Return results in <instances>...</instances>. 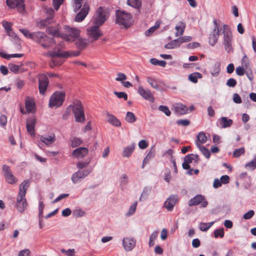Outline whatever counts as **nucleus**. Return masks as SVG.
Instances as JSON below:
<instances>
[{
    "instance_id": "obj_1",
    "label": "nucleus",
    "mask_w": 256,
    "mask_h": 256,
    "mask_svg": "<svg viewBox=\"0 0 256 256\" xmlns=\"http://www.w3.org/2000/svg\"><path fill=\"white\" fill-rule=\"evenodd\" d=\"M44 56L51 58V62L50 64V66L53 68L55 66L62 65L64 62L63 58H68L72 56V54H68L67 52H62L58 50V51L48 52L46 53Z\"/></svg>"
},
{
    "instance_id": "obj_2",
    "label": "nucleus",
    "mask_w": 256,
    "mask_h": 256,
    "mask_svg": "<svg viewBox=\"0 0 256 256\" xmlns=\"http://www.w3.org/2000/svg\"><path fill=\"white\" fill-rule=\"evenodd\" d=\"M30 186V180H24L19 186V192L16 198L18 208H25L28 204L25 196L26 190Z\"/></svg>"
},
{
    "instance_id": "obj_3",
    "label": "nucleus",
    "mask_w": 256,
    "mask_h": 256,
    "mask_svg": "<svg viewBox=\"0 0 256 256\" xmlns=\"http://www.w3.org/2000/svg\"><path fill=\"white\" fill-rule=\"evenodd\" d=\"M222 44L225 50L230 52L232 50V44L233 42V36L232 32L228 24H224L222 28Z\"/></svg>"
},
{
    "instance_id": "obj_4",
    "label": "nucleus",
    "mask_w": 256,
    "mask_h": 256,
    "mask_svg": "<svg viewBox=\"0 0 256 256\" xmlns=\"http://www.w3.org/2000/svg\"><path fill=\"white\" fill-rule=\"evenodd\" d=\"M116 22L127 28L132 24V15L124 11L117 10L116 12Z\"/></svg>"
},
{
    "instance_id": "obj_5",
    "label": "nucleus",
    "mask_w": 256,
    "mask_h": 256,
    "mask_svg": "<svg viewBox=\"0 0 256 256\" xmlns=\"http://www.w3.org/2000/svg\"><path fill=\"white\" fill-rule=\"evenodd\" d=\"M214 28L210 32L208 36V42L211 46H214L217 43L220 36V31L222 26H220L218 24V20L216 19L213 20Z\"/></svg>"
},
{
    "instance_id": "obj_6",
    "label": "nucleus",
    "mask_w": 256,
    "mask_h": 256,
    "mask_svg": "<svg viewBox=\"0 0 256 256\" xmlns=\"http://www.w3.org/2000/svg\"><path fill=\"white\" fill-rule=\"evenodd\" d=\"M80 30L77 28L64 26L61 38L67 41H74L80 36Z\"/></svg>"
},
{
    "instance_id": "obj_7",
    "label": "nucleus",
    "mask_w": 256,
    "mask_h": 256,
    "mask_svg": "<svg viewBox=\"0 0 256 256\" xmlns=\"http://www.w3.org/2000/svg\"><path fill=\"white\" fill-rule=\"evenodd\" d=\"M72 111L76 121L78 122L84 123L85 121V114L84 108L81 102L76 100L74 102Z\"/></svg>"
},
{
    "instance_id": "obj_8",
    "label": "nucleus",
    "mask_w": 256,
    "mask_h": 256,
    "mask_svg": "<svg viewBox=\"0 0 256 256\" xmlns=\"http://www.w3.org/2000/svg\"><path fill=\"white\" fill-rule=\"evenodd\" d=\"M65 93L62 92H56L50 98L49 106L51 108L58 107L62 105L65 98Z\"/></svg>"
},
{
    "instance_id": "obj_9",
    "label": "nucleus",
    "mask_w": 256,
    "mask_h": 256,
    "mask_svg": "<svg viewBox=\"0 0 256 256\" xmlns=\"http://www.w3.org/2000/svg\"><path fill=\"white\" fill-rule=\"evenodd\" d=\"M199 161L198 156L197 154H189L185 156L184 162L182 163V166L184 170H189L188 174H192V172L194 170L192 168H190V164H198Z\"/></svg>"
},
{
    "instance_id": "obj_10",
    "label": "nucleus",
    "mask_w": 256,
    "mask_h": 256,
    "mask_svg": "<svg viewBox=\"0 0 256 256\" xmlns=\"http://www.w3.org/2000/svg\"><path fill=\"white\" fill-rule=\"evenodd\" d=\"M24 0H6L7 6L10 8H16L17 10L22 14L26 12Z\"/></svg>"
},
{
    "instance_id": "obj_11",
    "label": "nucleus",
    "mask_w": 256,
    "mask_h": 256,
    "mask_svg": "<svg viewBox=\"0 0 256 256\" xmlns=\"http://www.w3.org/2000/svg\"><path fill=\"white\" fill-rule=\"evenodd\" d=\"M107 17L108 16L106 10L104 9L102 7L98 8L96 11L94 24L102 26L106 20Z\"/></svg>"
},
{
    "instance_id": "obj_12",
    "label": "nucleus",
    "mask_w": 256,
    "mask_h": 256,
    "mask_svg": "<svg viewBox=\"0 0 256 256\" xmlns=\"http://www.w3.org/2000/svg\"><path fill=\"white\" fill-rule=\"evenodd\" d=\"M2 172L7 182L10 184H14L17 182V179L12 174L9 166L4 165L2 166Z\"/></svg>"
},
{
    "instance_id": "obj_13",
    "label": "nucleus",
    "mask_w": 256,
    "mask_h": 256,
    "mask_svg": "<svg viewBox=\"0 0 256 256\" xmlns=\"http://www.w3.org/2000/svg\"><path fill=\"white\" fill-rule=\"evenodd\" d=\"M100 26L94 24L93 26L88 28V34L94 41L97 40L102 36V32L99 28Z\"/></svg>"
},
{
    "instance_id": "obj_14",
    "label": "nucleus",
    "mask_w": 256,
    "mask_h": 256,
    "mask_svg": "<svg viewBox=\"0 0 256 256\" xmlns=\"http://www.w3.org/2000/svg\"><path fill=\"white\" fill-rule=\"evenodd\" d=\"M91 171V168H86L82 170H80L72 175V180L74 184H76L79 182L81 179L88 176Z\"/></svg>"
},
{
    "instance_id": "obj_15",
    "label": "nucleus",
    "mask_w": 256,
    "mask_h": 256,
    "mask_svg": "<svg viewBox=\"0 0 256 256\" xmlns=\"http://www.w3.org/2000/svg\"><path fill=\"white\" fill-rule=\"evenodd\" d=\"M38 78V88L40 94H44L47 89L48 84V79L46 74H40Z\"/></svg>"
},
{
    "instance_id": "obj_16",
    "label": "nucleus",
    "mask_w": 256,
    "mask_h": 256,
    "mask_svg": "<svg viewBox=\"0 0 256 256\" xmlns=\"http://www.w3.org/2000/svg\"><path fill=\"white\" fill-rule=\"evenodd\" d=\"M188 204L190 206H197L200 204L202 207H206L208 204V202L202 195L198 194L195 196L193 198L190 200Z\"/></svg>"
},
{
    "instance_id": "obj_17",
    "label": "nucleus",
    "mask_w": 256,
    "mask_h": 256,
    "mask_svg": "<svg viewBox=\"0 0 256 256\" xmlns=\"http://www.w3.org/2000/svg\"><path fill=\"white\" fill-rule=\"evenodd\" d=\"M138 92L144 100H149L151 102H154V98L150 90H145L142 86H140L138 88Z\"/></svg>"
},
{
    "instance_id": "obj_18",
    "label": "nucleus",
    "mask_w": 256,
    "mask_h": 256,
    "mask_svg": "<svg viewBox=\"0 0 256 256\" xmlns=\"http://www.w3.org/2000/svg\"><path fill=\"white\" fill-rule=\"evenodd\" d=\"M90 10V6L88 4H84L83 8L76 15L74 20L76 22L82 21L88 15Z\"/></svg>"
},
{
    "instance_id": "obj_19",
    "label": "nucleus",
    "mask_w": 256,
    "mask_h": 256,
    "mask_svg": "<svg viewBox=\"0 0 256 256\" xmlns=\"http://www.w3.org/2000/svg\"><path fill=\"white\" fill-rule=\"evenodd\" d=\"M136 240L133 238H125L122 240V245L125 250H132L136 246Z\"/></svg>"
},
{
    "instance_id": "obj_20",
    "label": "nucleus",
    "mask_w": 256,
    "mask_h": 256,
    "mask_svg": "<svg viewBox=\"0 0 256 256\" xmlns=\"http://www.w3.org/2000/svg\"><path fill=\"white\" fill-rule=\"evenodd\" d=\"M88 150L85 147H80L75 149L72 153L73 156L77 158H82L88 154Z\"/></svg>"
},
{
    "instance_id": "obj_21",
    "label": "nucleus",
    "mask_w": 256,
    "mask_h": 256,
    "mask_svg": "<svg viewBox=\"0 0 256 256\" xmlns=\"http://www.w3.org/2000/svg\"><path fill=\"white\" fill-rule=\"evenodd\" d=\"M36 123V120L34 118H30L26 120V130L29 134L34 136L35 134L34 128Z\"/></svg>"
},
{
    "instance_id": "obj_22",
    "label": "nucleus",
    "mask_w": 256,
    "mask_h": 256,
    "mask_svg": "<svg viewBox=\"0 0 256 256\" xmlns=\"http://www.w3.org/2000/svg\"><path fill=\"white\" fill-rule=\"evenodd\" d=\"M40 140L46 146L54 144L56 140V137L54 134L50 135H42L40 136Z\"/></svg>"
},
{
    "instance_id": "obj_23",
    "label": "nucleus",
    "mask_w": 256,
    "mask_h": 256,
    "mask_svg": "<svg viewBox=\"0 0 256 256\" xmlns=\"http://www.w3.org/2000/svg\"><path fill=\"white\" fill-rule=\"evenodd\" d=\"M146 80L152 88L158 90H160L161 85L162 84V82L160 80L150 76H148L146 78Z\"/></svg>"
},
{
    "instance_id": "obj_24",
    "label": "nucleus",
    "mask_w": 256,
    "mask_h": 256,
    "mask_svg": "<svg viewBox=\"0 0 256 256\" xmlns=\"http://www.w3.org/2000/svg\"><path fill=\"white\" fill-rule=\"evenodd\" d=\"M25 106L28 113L35 112L36 105L34 100L30 98H26L25 100Z\"/></svg>"
},
{
    "instance_id": "obj_25",
    "label": "nucleus",
    "mask_w": 256,
    "mask_h": 256,
    "mask_svg": "<svg viewBox=\"0 0 256 256\" xmlns=\"http://www.w3.org/2000/svg\"><path fill=\"white\" fill-rule=\"evenodd\" d=\"M178 202L176 196H170L164 202L165 208H173Z\"/></svg>"
},
{
    "instance_id": "obj_26",
    "label": "nucleus",
    "mask_w": 256,
    "mask_h": 256,
    "mask_svg": "<svg viewBox=\"0 0 256 256\" xmlns=\"http://www.w3.org/2000/svg\"><path fill=\"white\" fill-rule=\"evenodd\" d=\"M55 42L54 39L46 35V38H43L39 44L44 48L47 49L52 46Z\"/></svg>"
},
{
    "instance_id": "obj_27",
    "label": "nucleus",
    "mask_w": 256,
    "mask_h": 256,
    "mask_svg": "<svg viewBox=\"0 0 256 256\" xmlns=\"http://www.w3.org/2000/svg\"><path fill=\"white\" fill-rule=\"evenodd\" d=\"M107 120L111 124L118 127L121 125V122L114 114L106 112Z\"/></svg>"
},
{
    "instance_id": "obj_28",
    "label": "nucleus",
    "mask_w": 256,
    "mask_h": 256,
    "mask_svg": "<svg viewBox=\"0 0 256 256\" xmlns=\"http://www.w3.org/2000/svg\"><path fill=\"white\" fill-rule=\"evenodd\" d=\"M218 120L222 128L230 127L233 123L232 120L228 119L227 118L224 116L220 118Z\"/></svg>"
},
{
    "instance_id": "obj_29",
    "label": "nucleus",
    "mask_w": 256,
    "mask_h": 256,
    "mask_svg": "<svg viewBox=\"0 0 256 256\" xmlns=\"http://www.w3.org/2000/svg\"><path fill=\"white\" fill-rule=\"evenodd\" d=\"M46 32L54 36H58L61 38L62 32L60 31V28L58 26L54 28L52 26H49L46 30Z\"/></svg>"
},
{
    "instance_id": "obj_30",
    "label": "nucleus",
    "mask_w": 256,
    "mask_h": 256,
    "mask_svg": "<svg viewBox=\"0 0 256 256\" xmlns=\"http://www.w3.org/2000/svg\"><path fill=\"white\" fill-rule=\"evenodd\" d=\"M135 147V144H132L124 148L122 152V156L127 158L130 157L132 154L133 152Z\"/></svg>"
},
{
    "instance_id": "obj_31",
    "label": "nucleus",
    "mask_w": 256,
    "mask_h": 256,
    "mask_svg": "<svg viewBox=\"0 0 256 256\" xmlns=\"http://www.w3.org/2000/svg\"><path fill=\"white\" fill-rule=\"evenodd\" d=\"M186 28V24L182 22H180L176 26V32L175 33V35L176 36H180L183 34L184 29Z\"/></svg>"
},
{
    "instance_id": "obj_32",
    "label": "nucleus",
    "mask_w": 256,
    "mask_h": 256,
    "mask_svg": "<svg viewBox=\"0 0 256 256\" xmlns=\"http://www.w3.org/2000/svg\"><path fill=\"white\" fill-rule=\"evenodd\" d=\"M46 38V34L44 32H34L32 40L38 44H39L43 38Z\"/></svg>"
},
{
    "instance_id": "obj_33",
    "label": "nucleus",
    "mask_w": 256,
    "mask_h": 256,
    "mask_svg": "<svg viewBox=\"0 0 256 256\" xmlns=\"http://www.w3.org/2000/svg\"><path fill=\"white\" fill-rule=\"evenodd\" d=\"M174 108L176 112L178 114H184L187 112L188 110L186 107L181 104H176Z\"/></svg>"
},
{
    "instance_id": "obj_34",
    "label": "nucleus",
    "mask_w": 256,
    "mask_h": 256,
    "mask_svg": "<svg viewBox=\"0 0 256 256\" xmlns=\"http://www.w3.org/2000/svg\"><path fill=\"white\" fill-rule=\"evenodd\" d=\"M75 44L78 48L80 50H84L88 44V40L86 39L79 38L76 42Z\"/></svg>"
},
{
    "instance_id": "obj_35",
    "label": "nucleus",
    "mask_w": 256,
    "mask_h": 256,
    "mask_svg": "<svg viewBox=\"0 0 256 256\" xmlns=\"http://www.w3.org/2000/svg\"><path fill=\"white\" fill-rule=\"evenodd\" d=\"M2 25L3 27L6 30V33L8 35L10 36H14V32H12V24L4 20L2 22Z\"/></svg>"
},
{
    "instance_id": "obj_36",
    "label": "nucleus",
    "mask_w": 256,
    "mask_h": 256,
    "mask_svg": "<svg viewBox=\"0 0 256 256\" xmlns=\"http://www.w3.org/2000/svg\"><path fill=\"white\" fill-rule=\"evenodd\" d=\"M53 22V18L50 17L46 18V19L41 20L38 24V26L40 28H44L48 25L50 24Z\"/></svg>"
},
{
    "instance_id": "obj_37",
    "label": "nucleus",
    "mask_w": 256,
    "mask_h": 256,
    "mask_svg": "<svg viewBox=\"0 0 256 256\" xmlns=\"http://www.w3.org/2000/svg\"><path fill=\"white\" fill-rule=\"evenodd\" d=\"M207 141V137L206 134L203 132H200L198 134L197 136V142H196V145L197 146V144H200V145L202 144H204Z\"/></svg>"
},
{
    "instance_id": "obj_38",
    "label": "nucleus",
    "mask_w": 256,
    "mask_h": 256,
    "mask_svg": "<svg viewBox=\"0 0 256 256\" xmlns=\"http://www.w3.org/2000/svg\"><path fill=\"white\" fill-rule=\"evenodd\" d=\"M214 223V222H212L208 223L200 222L199 224V228L201 231L206 232Z\"/></svg>"
},
{
    "instance_id": "obj_39",
    "label": "nucleus",
    "mask_w": 256,
    "mask_h": 256,
    "mask_svg": "<svg viewBox=\"0 0 256 256\" xmlns=\"http://www.w3.org/2000/svg\"><path fill=\"white\" fill-rule=\"evenodd\" d=\"M180 46V45L178 40V39H176L166 44L164 46V48L167 49H172L178 47Z\"/></svg>"
},
{
    "instance_id": "obj_40",
    "label": "nucleus",
    "mask_w": 256,
    "mask_h": 256,
    "mask_svg": "<svg viewBox=\"0 0 256 256\" xmlns=\"http://www.w3.org/2000/svg\"><path fill=\"white\" fill-rule=\"evenodd\" d=\"M202 77V75L201 74L196 72L190 74L188 76V80L194 83H196L198 82V78H201Z\"/></svg>"
},
{
    "instance_id": "obj_41",
    "label": "nucleus",
    "mask_w": 256,
    "mask_h": 256,
    "mask_svg": "<svg viewBox=\"0 0 256 256\" xmlns=\"http://www.w3.org/2000/svg\"><path fill=\"white\" fill-rule=\"evenodd\" d=\"M128 4L136 8H139L142 6L140 0H128Z\"/></svg>"
},
{
    "instance_id": "obj_42",
    "label": "nucleus",
    "mask_w": 256,
    "mask_h": 256,
    "mask_svg": "<svg viewBox=\"0 0 256 256\" xmlns=\"http://www.w3.org/2000/svg\"><path fill=\"white\" fill-rule=\"evenodd\" d=\"M197 146L198 148L202 154L205 156L206 158H210V153L208 148L204 146H200V144L198 143L197 144Z\"/></svg>"
},
{
    "instance_id": "obj_43",
    "label": "nucleus",
    "mask_w": 256,
    "mask_h": 256,
    "mask_svg": "<svg viewBox=\"0 0 256 256\" xmlns=\"http://www.w3.org/2000/svg\"><path fill=\"white\" fill-rule=\"evenodd\" d=\"M158 234V230L154 232L150 236L149 246L150 247L153 246L154 244V241L156 238Z\"/></svg>"
},
{
    "instance_id": "obj_44",
    "label": "nucleus",
    "mask_w": 256,
    "mask_h": 256,
    "mask_svg": "<svg viewBox=\"0 0 256 256\" xmlns=\"http://www.w3.org/2000/svg\"><path fill=\"white\" fill-rule=\"evenodd\" d=\"M126 120L129 123H132L136 122V118L134 113L128 112L126 116Z\"/></svg>"
},
{
    "instance_id": "obj_45",
    "label": "nucleus",
    "mask_w": 256,
    "mask_h": 256,
    "mask_svg": "<svg viewBox=\"0 0 256 256\" xmlns=\"http://www.w3.org/2000/svg\"><path fill=\"white\" fill-rule=\"evenodd\" d=\"M245 153V148L244 147L236 149L232 153V156L234 158H238L240 156L244 154Z\"/></svg>"
},
{
    "instance_id": "obj_46",
    "label": "nucleus",
    "mask_w": 256,
    "mask_h": 256,
    "mask_svg": "<svg viewBox=\"0 0 256 256\" xmlns=\"http://www.w3.org/2000/svg\"><path fill=\"white\" fill-rule=\"evenodd\" d=\"M72 214L75 218H78L84 216L86 212L82 209H74Z\"/></svg>"
},
{
    "instance_id": "obj_47",
    "label": "nucleus",
    "mask_w": 256,
    "mask_h": 256,
    "mask_svg": "<svg viewBox=\"0 0 256 256\" xmlns=\"http://www.w3.org/2000/svg\"><path fill=\"white\" fill-rule=\"evenodd\" d=\"M150 62L154 66H160L162 67H164L166 64V62L164 60H158L155 58H151Z\"/></svg>"
},
{
    "instance_id": "obj_48",
    "label": "nucleus",
    "mask_w": 256,
    "mask_h": 256,
    "mask_svg": "<svg viewBox=\"0 0 256 256\" xmlns=\"http://www.w3.org/2000/svg\"><path fill=\"white\" fill-rule=\"evenodd\" d=\"M220 72V64H215L214 65L211 70V74L214 76H216Z\"/></svg>"
},
{
    "instance_id": "obj_49",
    "label": "nucleus",
    "mask_w": 256,
    "mask_h": 256,
    "mask_svg": "<svg viewBox=\"0 0 256 256\" xmlns=\"http://www.w3.org/2000/svg\"><path fill=\"white\" fill-rule=\"evenodd\" d=\"M82 140L78 138H74L71 140V146L72 148H76L82 144Z\"/></svg>"
},
{
    "instance_id": "obj_50",
    "label": "nucleus",
    "mask_w": 256,
    "mask_h": 256,
    "mask_svg": "<svg viewBox=\"0 0 256 256\" xmlns=\"http://www.w3.org/2000/svg\"><path fill=\"white\" fill-rule=\"evenodd\" d=\"M249 60L246 55H244L242 60V66L244 67L246 69L249 68Z\"/></svg>"
},
{
    "instance_id": "obj_51",
    "label": "nucleus",
    "mask_w": 256,
    "mask_h": 256,
    "mask_svg": "<svg viewBox=\"0 0 256 256\" xmlns=\"http://www.w3.org/2000/svg\"><path fill=\"white\" fill-rule=\"evenodd\" d=\"M43 209H40L39 214H38V226L40 228H42L44 226L43 223L42 218L44 216L42 215L43 213Z\"/></svg>"
},
{
    "instance_id": "obj_52",
    "label": "nucleus",
    "mask_w": 256,
    "mask_h": 256,
    "mask_svg": "<svg viewBox=\"0 0 256 256\" xmlns=\"http://www.w3.org/2000/svg\"><path fill=\"white\" fill-rule=\"evenodd\" d=\"M158 110L165 114L166 116H170L171 112L170 110L168 108L165 106H160L158 107Z\"/></svg>"
},
{
    "instance_id": "obj_53",
    "label": "nucleus",
    "mask_w": 256,
    "mask_h": 256,
    "mask_svg": "<svg viewBox=\"0 0 256 256\" xmlns=\"http://www.w3.org/2000/svg\"><path fill=\"white\" fill-rule=\"evenodd\" d=\"M224 228H218L215 230L214 232V236L216 238L220 236L221 238H222L224 236Z\"/></svg>"
},
{
    "instance_id": "obj_54",
    "label": "nucleus",
    "mask_w": 256,
    "mask_h": 256,
    "mask_svg": "<svg viewBox=\"0 0 256 256\" xmlns=\"http://www.w3.org/2000/svg\"><path fill=\"white\" fill-rule=\"evenodd\" d=\"M44 10L46 14L48 15V17H50L53 18L54 12L52 8H48L47 6L44 7Z\"/></svg>"
},
{
    "instance_id": "obj_55",
    "label": "nucleus",
    "mask_w": 256,
    "mask_h": 256,
    "mask_svg": "<svg viewBox=\"0 0 256 256\" xmlns=\"http://www.w3.org/2000/svg\"><path fill=\"white\" fill-rule=\"evenodd\" d=\"M117 76L118 77L116 78V80L118 82H120L121 83L127 78L126 76L124 73L118 72Z\"/></svg>"
},
{
    "instance_id": "obj_56",
    "label": "nucleus",
    "mask_w": 256,
    "mask_h": 256,
    "mask_svg": "<svg viewBox=\"0 0 256 256\" xmlns=\"http://www.w3.org/2000/svg\"><path fill=\"white\" fill-rule=\"evenodd\" d=\"M64 0H52V4L54 9L57 10L59 9Z\"/></svg>"
},
{
    "instance_id": "obj_57",
    "label": "nucleus",
    "mask_w": 256,
    "mask_h": 256,
    "mask_svg": "<svg viewBox=\"0 0 256 256\" xmlns=\"http://www.w3.org/2000/svg\"><path fill=\"white\" fill-rule=\"evenodd\" d=\"M114 93L119 98H124L125 100H127V99H128V95L124 92H114Z\"/></svg>"
},
{
    "instance_id": "obj_58",
    "label": "nucleus",
    "mask_w": 256,
    "mask_h": 256,
    "mask_svg": "<svg viewBox=\"0 0 256 256\" xmlns=\"http://www.w3.org/2000/svg\"><path fill=\"white\" fill-rule=\"evenodd\" d=\"M20 31L26 38L32 39L34 33H30L28 30L26 29H20Z\"/></svg>"
},
{
    "instance_id": "obj_59",
    "label": "nucleus",
    "mask_w": 256,
    "mask_h": 256,
    "mask_svg": "<svg viewBox=\"0 0 256 256\" xmlns=\"http://www.w3.org/2000/svg\"><path fill=\"white\" fill-rule=\"evenodd\" d=\"M180 45L183 42H188L192 40V38L190 36H184L178 38Z\"/></svg>"
},
{
    "instance_id": "obj_60",
    "label": "nucleus",
    "mask_w": 256,
    "mask_h": 256,
    "mask_svg": "<svg viewBox=\"0 0 256 256\" xmlns=\"http://www.w3.org/2000/svg\"><path fill=\"white\" fill-rule=\"evenodd\" d=\"M246 168H249L252 170H254L256 168V160L254 159L251 162H248L246 165Z\"/></svg>"
},
{
    "instance_id": "obj_61",
    "label": "nucleus",
    "mask_w": 256,
    "mask_h": 256,
    "mask_svg": "<svg viewBox=\"0 0 256 256\" xmlns=\"http://www.w3.org/2000/svg\"><path fill=\"white\" fill-rule=\"evenodd\" d=\"M237 84L236 80L233 78H230L226 82V85L230 87H234Z\"/></svg>"
},
{
    "instance_id": "obj_62",
    "label": "nucleus",
    "mask_w": 256,
    "mask_h": 256,
    "mask_svg": "<svg viewBox=\"0 0 256 256\" xmlns=\"http://www.w3.org/2000/svg\"><path fill=\"white\" fill-rule=\"evenodd\" d=\"M176 124L180 126H188L190 124V122L188 120H177Z\"/></svg>"
},
{
    "instance_id": "obj_63",
    "label": "nucleus",
    "mask_w": 256,
    "mask_h": 256,
    "mask_svg": "<svg viewBox=\"0 0 256 256\" xmlns=\"http://www.w3.org/2000/svg\"><path fill=\"white\" fill-rule=\"evenodd\" d=\"M246 68L242 66H238L236 68V72L239 76H242L244 74Z\"/></svg>"
},
{
    "instance_id": "obj_64",
    "label": "nucleus",
    "mask_w": 256,
    "mask_h": 256,
    "mask_svg": "<svg viewBox=\"0 0 256 256\" xmlns=\"http://www.w3.org/2000/svg\"><path fill=\"white\" fill-rule=\"evenodd\" d=\"M30 253V252L28 249H24L19 252L18 256H29Z\"/></svg>"
}]
</instances>
